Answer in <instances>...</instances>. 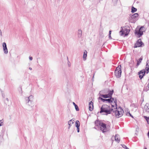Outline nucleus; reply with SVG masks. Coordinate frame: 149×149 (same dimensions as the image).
<instances>
[{"label": "nucleus", "instance_id": "nucleus-1", "mask_svg": "<svg viewBox=\"0 0 149 149\" xmlns=\"http://www.w3.org/2000/svg\"><path fill=\"white\" fill-rule=\"evenodd\" d=\"M112 108L107 105H103L100 108V113H104V115H107L109 114H113L112 112L114 113V110L113 108L115 106L113 104L111 105Z\"/></svg>", "mask_w": 149, "mask_h": 149}, {"label": "nucleus", "instance_id": "nucleus-2", "mask_svg": "<svg viewBox=\"0 0 149 149\" xmlns=\"http://www.w3.org/2000/svg\"><path fill=\"white\" fill-rule=\"evenodd\" d=\"M113 93V91H109L108 89H106L100 91L98 94L100 97L106 98L111 97Z\"/></svg>", "mask_w": 149, "mask_h": 149}, {"label": "nucleus", "instance_id": "nucleus-3", "mask_svg": "<svg viewBox=\"0 0 149 149\" xmlns=\"http://www.w3.org/2000/svg\"><path fill=\"white\" fill-rule=\"evenodd\" d=\"M33 97L32 95L25 98L26 104L27 106V109L29 110H32L33 109L34 104L33 102Z\"/></svg>", "mask_w": 149, "mask_h": 149}, {"label": "nucleus", "instance_id": "nucleus-4", "mask_svg": "<svg viewBox=\"0 0 149 149\" xmlns=\"http://www.w3.org/2000/svg\"><path fill=\"white\" fill-rule=\"evenodd\" d=\"M116 108H113V109L115 111L113 113H115V116L117 118H118L122 116L124 113V111L123 110L122 108L119 107L117 108V106L116 107L115 105Z\"/></svg>", "mask_w": 149, "mask_h": 149}, {"label": "nucleus", "instance_id": "nucleus-5", "mask_svg": "<svg viewBox=\"0 0 149 149\" xmlns=\"http://www.w3.org/2000/svg\"><path fill=\"white\" fill-rule=\"evenodd\" d=\"M110 98L108 99H103L100 97H99L98 99L101 100L102 101L105 103L108 102L109 103H111L113 102V101H114V102L115 104V105L117 106V101L116 100H114V98L112 97V96L111 97H109Z\"/></svg>", "mask_w": 149, "mask_h": 149}, {"label": "nucleus", "instance_id": "nucleus-6", "mask_svg": "<svg viewBox=\"0 0 149 149\" xmlns=\"http://www.w3.org/2000/svg\"><path fill=\"white\" fill-rule=\"evenodd\" d=\"M122 30H120L119 33L121 36H122L124 34L125 36H127L129 33L130 31V29L129 28H128L126 27H121Z\"/></svg>", "mask_w": 149, "mask_h": 149}, {"label": "nucleus", "instance_id": "nucleus-7", "mask_svg": "<svg viewBox=\"0 0 149 149\" xmlns=\"http://www.w3.org/2000/svg\"><path fill=\"white\" fill-rule=\"evenodd\" d=\"M145 31V28L143 26H142L138 30L137 29H136L135 32V34H137L139 37H140L141 36L143 35V32Z\"/></svg>", "mask_w": 149, "mask_h": 149}, {"label": "nucleus", "instance_id": "nucleus-8", "mask_svg": "<svg viewBox=\"0 0 149 149\" xmlns=\"http://www.w3.org/2000/svg\"><path fill=\"white\" fill-rule=\"evenodd\" d=\"M120 68L121 65L118 66L115 70V75L117 78H119L121 76V71Z\"/></svg>", "mask_w": 149, "mask_h": 149}, {"label": "nucleus", "instance_id": "nucleus-9", "mask_svg": "<svg viewBox=\"0 0 149 149\" xmlns=\"http://www.w3.org/2000/svg\"><path fill=\"white\" fill-rule=\"evenodd\" d=\"M99 125L100 126L101 130L103 132H106L107 131V129L105 124L103 123H99Z\"/></svg>", "mask_w": 149, "mask_h": 149}, {"label": "nucleus", "instance_id": "nucleus-10", "mask_svg": "<svg viewBox=\"0 0 149 149\" xmlns=\"http://www.w3.org/2000/svg\"><path fill=\"white\" fill-rule=\"evenodd\" d=\"M144 46V44L142 42L140 39H139L136 42V43L135 44L134 46V47H141Z\"/></svg>", "mask_w": 149, "mask_h": 149}, {"label": "nucleus", "instance_id": "nucleus-11", "mask_svg": "<svg viewBox=\"0 0 149 149\" xmlns=\"http://www.w3.org/2000/svg\"><path fill=\"white\" fill-rule=\"evenodd\" d=\"M145 73V70L143 69L140 71L138 72V74L139 75V77L140 79H141L144 75Z\"/></svg>", "mask_w": 149, "mask_h": 149}, {"label": "nucleus", "instance_id": "nucleus-12", "mask_svg": "<svg viewBox=\"0 0 149 149\" xmlns=\"http://www.w3.org/2000/svg\"><path fill=\"white\" fill-rule=\"evenodd\" d=\"M3 47L4 52L5 54H7L8 53V49L6 46V45L5 42L3 43Z\"/></svg>", "mask_w": 149, "mask_h": 149}, {"label": "nucleus", "instance_id": "nucleus-13", "mask_svg": "<svg viewBox=\"0 0 149 149\" xmlns=\"http://www.w3.org/2000/svg\"><path fill=\"white\" fill-rule=\"evenodd\" d=\"M89 110L90 111H92L93 110V103L92 101H91L89 104Z\"/></svg>", "mask_w": 149, "mask_h": 149}, {"label": "nucleus", "instance_id": "nucleus-14", "mask_svg": "<svg viewBox=\"0 0 149 149\" xmlns=\"http://www.w3.org/2000/svg\"><path fill=\"white\" fill-rule=\"evenodd\" d=\"M115 140L119 143L120 141V138L119 135L118 134L116 135L115 137Z\"/></svg>", "mask_w": 149, "mask_h": 149}, {"label": "nucleus", "instance_id": "nucleus-15", "mask_svg": "<svg viewBox=\"0 0 149 149\" xmlns=\"http://www.w3.org/2000/svg\"><path fill=\"white\" fill-rule=\"evenodd\" d=\"M142 60V58L141 57L138 60H137L136 66H138L140 64V63L141 62V61Z\"/></svg>", "mask_w": 149, "mask_h": 149}, {"label": "nucleus", "instance_id": "nucleus-16", "mask_svg": "<svg viewBox=\"0 0 149 149\" xmlns=\"http://www.w3.org/2000/svg\"><path fill=\"white\" fill-rule=\"evenodd\" d=\"M82 34V31L81 30H79L78 31V36L79 38L81 37Z\"/></svg>", "mask_w": 149, "mask_h": 149}, {"label": "nucleus", "instance_id": "nucleus-17", "mask_svg": "<svg viewBox=\"0 0 149 149\" xmlns=\"http://www.w3.org/2000/svg\"><path fill=\"white\" fill-rule=\"evenodd\" d=\"M87 52L86 50H85L84 52V55L83 56V58L84 60H86V58L87 57Z\"/></svg>", "mask_w": 149, "mask_h": 149}, {"label": "nucleus", "instance_id": "nucleus-18", "mask_svg": "<svg viewBox=\"0 0 149 149\" xmlns=\"http://www.w3.org/2000/svg\"><path fill=\"white\" fill-rule=\"evenodd\" d=\"M138 15L137 13H135L133 15H132L131 18L132 19H135V18L138 17Z\"/></svg>", "mask_w": 149, "mask_h": 149}, {"label": "nucleus", "instance_id": "nucleus-19", "mask_svg": "<svg viewBox=\"0 0 149 149\" xmlns=\"http://www.w3.org/2000/svg\"><path fill=\"white\" fill-rule=\"evenodd\" d=\"M80 123L79 121L77 120L75 122L76 127H79Z\"/></svg>", "mask_w": 149, "mask_h": 149}, {"label": "nucleus", "instance_id": "nucleus-20", "mask_svg": "<svg viewBox=\"0 0 149 149\" xmlns=\"http://www.w3.org/2000/svg\"><path fill=\"white\" fill-rule=\"evenodd\" d=\"M144 108H146V111L149 112V104L147 106H145Z\"/></svg>", "mask_w": 149, "mask_h": 149}, {"label": "nucleus", "instance_id": "nucleus-21", "mask_svg": "<svg viewBox=\"0 0 149 149\" xmlns=\"http://www.w3.org/2000/svg\"><path fill=\"white\" fill-rule=\"evenodd\" d=\"M136 10H137V9L136 8H135L133 7H132V11H131L132 13H134V12H135Z\"/></svg>", "mask_w": 149, "mask_h": 149}, {"label": "nucleus", "instance_id": "nucleus-22", "mask_svg": "<svg viewBox=\"0 0 149 149\" xmlns=\"http://www.w3.org/2000/svg\"><path fill=\"white\" fill-rule=\"evenodd\" d=\"M148 65L147 64L146 65V69L147 71V73H148L149 72V68L148 67H147Z\"/></svg>", "mask_w": 149, "mask_h": 149}, {"label": "nucleus", "instance_id": "nucleus-23", "mask_svg": "<svg viewBox=\"0 0 149 149\" xmlns=\"http://www.w3.org/2000/svg\"><path fill=\"white\" fill-rule=\"evenodd\" d=\"M71 121L70 123H71V126L73 124L74 122V120L73 118L71 120H70L69 121Z\"/></svg>", "mask_w": 149, "mask_h": 149}, {"label": "nucleus", "instance_id": "nucleus-24", "mask_svg": "<svg viewBox=\"0 0 149 149\" xmlns=\"http://www.w3.org/2000/svg\"><path fill=\"white\" fill-rule=\"evenodd\" d=\"M99 123H100L99 122L98 120H96L95 121V124L96 126H98L99 125Z\"/></svg>", "mask_w": 149, "mask_h": 149}, {"label": "nucleus", "instance_id": "nucleus-25", "mask_svg": "<svg viewBox=\"0 0 149 149\" xmlns=\"http://www.w3.org/2000/svg\"><path fill=\"white\" fill-rule=\"evenodd\" d=\"M144 118L146 119V120L147 121L148 123H149V118L147 117V116H144Z\"/></svg>", "mask_w": 149, "mask_h": 149}, {"label": "nucleus", "instance_id": "nucleus-26", "mask_svg": "<svg viewBox=\"0 0 149 149\" xmlns=\"http://www.w3.org/2000/svg\"><path fill=\"white\" fill-rule=\"evenodd\" d=\"M75 109L77 111H78L79 110V108H78V106H77V105H75Z\"/></svg>", "mask_w": 149, "mask_h": 149}, {"label": "nucleus", "instance_id": "nucleus-27", "mask_svg": "<svg viewBox=\"0 0 149 149\" xmlns=\"http://www.w3.org/2000/svg\"><path fill=\"white\" fill-rule=\"evenodd\" d=\"M71 121H68V125H69L68 127V129H69L70 128V127L71 126V123H70V122H71Z\"/></svg>", "mask_w": 149, "mask_h": 149}, {"label": "nucleus", "instance_id": "nucleus-28", "mask_svg": "<svg viewBox=\"0 0 149 149\" xmlns=\"http://www.w3.org/2000/svg\"><path fill=\"white\" fill-rule=\"evenodd\" d=\"M122 146L124 148H125V149H126L127 148V147L126 146H125V145H122Z\"/></svg>", "mask_w": 149, "mask_h": 149}, {"label": "nucleus", "instance_id": "nucleus-29", "mask_svg": "<svg viewBox=\"0 0 149 149\" xmlns=\"http://www.w3.org/2000/svg\"><path fill=\"white\" fill-rule=\"evenodd\" d=\"M77 132H79V127H77Z\"/></svg>", "mask_w": 149, "mask_h": 149}, {"label": "nucleus", "instance_id": "nucleus-30", "mask_svg": "<svg viewBox=\"0 0 149 149\" xmlns=\"http://www.w3.org/2000/svg\"><path fill=\"white\" fill-rule=\"evenodd\" d=\"M29 59L31 61L33 59V58L32 57L29 56Z\"/></svg>", "mask_w": 149, "mask_h": 149}, {"label": "nucleus", "instance_id": "nucleus-31", "mask_svg": "<svg viewBox=\"0 0 149 149\" xmlns=\"http://www.w3.org/2000/svg\"><path fill=\"white\" fill-rule=\"evenodd\" d=\"M109 38L110 39H112V38H111V35H109Z\"/></svg>", "mask_w": 149, "mask_h": 149}, {"label": "nucleus", "instance_id": "nucleus-32", "mask_svg": "<svg viewBox=\"0 0 149 149\" xmlns=\"http://www.w3.org/2000/svg\"><path fill=\"white\" fill-rule=\"evenodd\" d=\"M148 87L149 88V79H148Z\"/></svg>", "mask_w": 149, "mask_h": 149}, {"label": "nucleus", "instance_id": "nucleus-33", "mask_svg": "<svg viewBox=\"0 0 149 149\" xmlns=\"http://www.w3.org/2000/svg\"><path fill=\"white\" fill-rule=\"evenodd\" d=\"M2 123V122L1 120H0V126H1L2 125L1 124Z\"/></svg>", "mask_w": 149, "mask_h": 149}, {"label": "nucleus", "instance_id": "nucleus-34", "mask_svg": "<svg viewBox=\"0 0 149 149\" xmlns=\"http://www.w3.org/2000/svg\"><path fill=\"white\" fill-rule=\"evenodd\" d=\"M111 31H109V35H111Z\"/></svg>", "mask_w": 149, "mask_h": 149}, {"label": "nucleus", "instance_id": "nucleus-35", "mask_svg": "<svg viewBox=\"0 0 149 149\" xmlns=\"http://www.w3.org/2000/svg\"><path fill=\"white\" fill-rule=\"evenodd\" d=\"M129 114L131 116L132 118H133V116L131 115V114L130 113H129Z\"/></svg>", "mask_w": 149, "mask_h": 149}, {"label": "nucleus", "instance_id": "nucleus-36", "mask_svg": "<svg viewBox=\"0 0 149 149\" xmlns=\"http://www.w3.org/2000/svg\"><path fill=\"white\" fill-rule=\"evenodd\" d=\"M73 104L74 105V107L75 106V105H76V104H75V103L74 102H73Z\"/></svg>", "mask_w": 149, "mask_h": 149}, {"label": "nucleus", "instance_id": "nucleus-37", "mask_svg": "<svg viewBox=\"0 0 149 149\" xmlns=\"http://www.w3.org/2000/svg\"><path fill=\"white\" fill-rule=\"evenodd\" d=\"M29 69L30 70H32V68H31V67H29Z\"/></svg>", "mask_w": 149, "mask_h": 149}, {"label": "nucleus", "instance_id": "nucleus-38", "mask_svg": "<svg viewBox=\"0 0 149 149\" xmlns=\"http://www.w3.org/2000/svg\"><path fill=\"white\" fill-rule=\"evenodd\" d=\"M148 136L149 137V132H148Z\"/></svg>", "mask_w": 149, "mask_h": 149}, {"label": "nucleus", "instance_id": "nucleus-39", "mask_svg": "<svg viewBox=\"0 0 149 149\" xmlns=\"http://www.w3.org/2000/svg\"><path fill=\"white\" fill-rule=\"evenodd\" d=\"M6 100H8V98H6Z\"/></svg>", "mask_w": 149, "mask_h": 149}, {"label": "nucleus", "instance_id": "nucleus-40", "mask_svg": "<svg viewBox=\"0 0 149 149\" xmlns=\"http://www.w3.org/2000/svg\"><path fill=\"white\" fill-rule=\"evenodd\" d=\"M144 149H147V148H144Z\"/></svg>", "mask_w": 149, "mask_h": 149}, {"label": "nucleus", "instance_id": "nucleus-41", "mask_svg": "<svg viewBox=\"0 0 149 149\" xmlns=\"http://www.w3.org/2000/svg\"><path fill=\"white\" fill-rule=\"evenodd\" d=\"M127 149H129V148H127Z\"/></svg>", "mask_w": 149, "mask_h": 149}]
</instances>
